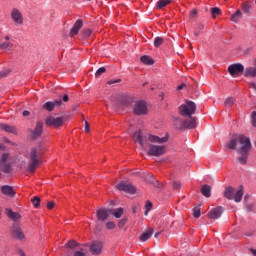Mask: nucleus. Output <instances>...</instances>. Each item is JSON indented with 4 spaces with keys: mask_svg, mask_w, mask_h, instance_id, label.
<instances>
[{
    "mask_svg": "<svg viewBox=\"0 0 256 256\" xmlns=\"http://www.w3.org/2000/svg\"><path fill=\"white\" fill-rule=\"evenodd\" d=\"M169 141V137H159L155 135L149 134L146 142L147 155L150 157H161L167 153V146L163 145V143H167ZM158 143L159 145H156Z\"/></svg>",
    "mask_w": 256,
    "mask_h": 256,
    "instance_id": "1",
    "label": "nucleus"
},
{
    "mask_svg": "<svg viewBox=\"0 0 256 256\" xmlns=\"http://www.w3.org/2000/svg\"><path fill=\"white\" fill-rule=\"evenodd\" d=\"M237 143L241 145L240 149H238V153L241 156L237 158V161L240 165H245L249 157V151H251V140L246 136L240 135L226 143V147L227 149L235 150L237 149Z\"/></svg>",
    "mask_w": 256,
    "mask_h": 256,
    "instance_id": "2",
    "label": "nucleus"
},
{
    "mask_svg": "<svg viewBox=\"0 0 256 256\" xmlns=\"http://www.w3.org/2000/svg\"><path fill=\"white\" fill-rule=\"evenodd\" d=\"M197 109V105L193 101H186V104H182L179 107V113L182 117H188L185 120V129H195L196 122L195 118L191 117V115H195V110Z\"/></svg>",
    "mask_w": 256,
    "mask_h": 256,
    "instance_id": "3",
    "label": "nucleus"
},
{
    "mask_svg": "<svg viewBox=\"0 0 256 256\" xmlns=\"http://www.w3.org/2000/svg\"><path fill=\"white\" fill-rule=\"evenodd\" d=\"M224 197L230 201L234 199L235 203H241V200L243 199V186H241L239 190L227 186L224 190Z\"/></svg>",
    "mask_w": 256,
    "mask_h": 256,
    "instance_id": "4",
    "label": "nucleus"
},
{
    "mask_svg": "<svg viewBox=\"0 0 256 256\" xmlns=\"http://www.w3.org/2000/svg\"><path fill=\"white\" fill-rule=\"evenodd\" d=\"M40 151L41 148H32L30 150V160L27 169L29 173H35V169L39 167V163H41V160L39 159Z\"/></svg>",
    "mask_w": 256,
    "mask_h": 256,
    "instance_id": "5",
    "label": "nucleus"
},
{
    "mask_svg": "<svg viewBox=\"0 0 256 256\" xmlns=\"http://www.w3.org/2000/svg\"><path fill=\"white\" fill-rule=\"evenodd\" d=\"M133 113L138 117L141 115H147L149 113V108L145 100H138L134 103Z\"/></svg>",
    "mask_w": 256,
    "mask_h": 256,
    "instance_id": "6",
    "label": "nucleus"
},
{
    "mask_svg": "<svg viewBox=\"0 0 256 256\" xmlns=\"http://www.w3.org/2000/svg\"><path fill=\"white\" fill-rule=\"evenodd\" d=\"M65 123V118L64 117H54V116H49L45 120V125L47 127H63V124Z\"/></svg>",
    "mask_w": 256,
    "mask_h": 256,
    "instance_id": "7",
    "label": "nucleus"
},
{
    "mask_svg": "<svg viewBox=\"0 0 256 256\" xmlns=\"http://www.w3.org/2000/svg\"><path fill=\"white\" fill-rule=\"evenodd\" d=\"M43 135V120H38L34 130H30V138L35 141Z\"/></svg>",
    "mask_w": 256,
    "mask_h": 256,
    "instance_id": "8",
    "label": "nucleus"
},
{
    "mask_svg": "<svg viewBox=\"0 0 256 256\" xmlns=\"http://www.w3.org/2000/svg\"><path fill=\"white\" fill-rule=\"evenodd\" d=\"M118 191H124L125 193H129L130 195L135 194L137 189L132 184L122 181L116 185Z\"/></svg>",
    "mask_w": 256,
    "mask_h": 256,
    "instance_id": "9",
    "label": "nucleus"
},
{
    "mask_svg": "<svg viewBox=\"0 0 256 256\" xmlns=\"http://www.w3.org/2000/svg\"><path fill=\"white\" fill-rule=\"evenodd\" d=\"M243 71H245V66H243V64H241V63L231 64L228 67V73L232 77L235 76V75H239L240 73H243Z\"/></svg>",
    "mask_w": 256,
    "mask_h": 256,
    "instance_id": "10",
    "label": "nucleus"
},
{
    "mask_svg": "<svg viewBox=\"0 0 256 256\" xmlns=\"http://www.w3.org/2000/svg\"><path fill=\"white\" fill-rule=\"evenodd\" d=\"M111 213H113V209L100 208L97 211L98 221H106V219H109Z\"/></svg>",
    "mask_w": 256,
    "mask_h": 256,
    "instance_id": "11",
    "label": "nucleus"
},
{
    "mask_svg": "<svg viewBox=\"0 0 256 256\" xmlns=\"http://www.w3.org/2000/svg\"><path fill=\"white\" fill-rule=\"evenodd\" d=\"M11 17L15 25H23V14H21V11H19V9L14 8L12 10Z\"/></svg>",
    "mask_w": 256,
    "mask_h": 256,
    "instance_id": "12",
    "label": "nucleus"
},
{
    "mask_svg": "<svg viewBox=\"0 0 256 256\" xmlns=\"http://www.w3.org/2000/svg\"><path fill=\"white\" fill-rule=\"evenodd\" d=\"M83 27V20L78 19L73 27L70 30L69 37H75V35L79 34V31H81V28Z\"/></svg>",
    "mask_w": 256,
    "mask_h": 256,
    "instance_id": "13",
    "label": "nucleus"
},
{
    "mask_svg": "<svg viewBox=\"0 0 256 256\" xmlns=\"http://www.w3.org/2000/svg\"><path fill=\"white\" fill-rule=\"evenodd\" d=\"M133 139H135L136 143H139V145L143 148V149H147V137H145V140L143 138V136H141V130L136 131L133 135Z\"/></svg>",
    "mask_w": 256,
    "mask_h": 256,
    "instance_id": "14",
    "label": "nucleus"
},
{
    "mask_svg": "<svg viewBox=\"0 0 256 256\" xmlns=\"http://www.w3.org/2000/svg\"><path fill=\"white\" fill-rule=\"evenodd\" d=\"M103 249V243L95 241L90 245V252L92 255H101Z\"/></svg>",
    "mask_w": 256,
    "mask_h": 256,
    "instance_id": "15",
    "label": "nucleus"
},
{
    "mask_svg": "<svg viewBox=\"0 0 256 256\" xmlns=\"http://www.w3.org/2000/svg\"><path fill=\"white\" fill-rule=\"evenodd\" d=\"M12 235L15 237V239H19L22 241V239H25V234H23V231L21 230V226L19 224H14L12 227Z\"/></svg>",
    "mask_w": 256,
    "mask_h": 256,
    "instance_id": "16",
    "label": "nucleus"
},
{
    "mask_svg": "<svg viewBox=\"0 0 256 256\" xmlns=\"http://www.w3.org/2000/svg\"><path fill=\"white\" fill-rule=\"evenodd\" d=\"M223 207L219 206L217 208L212 209L209 213H208V217L209 219H219V217H221V215H223Z\"/></svg>",
    "mask_w": 256,
    "mask_h": 256,
    "instance_id": "17",
    "label": "nucleus"
},
{
    "mask_svg": "<svg viewBox=\"0 0 256 256\" xmlns=\"http://www.w3.org/2000/svg\"><path fill=\"white\" fill-rule=\"evenodd\" d=\"M1 193L6 195V197H15V189H13V186L3 185L1 187Z\"/></svg>",
    "mask_w": 256,
    "mask_h": 256,
    "instance_id": "18",
    "label": "nucleus"
},
{
    "mask_svg": "<svg viewBox=\"0 0 256 256\" xmlns=\"http://www.w3.org/2000/svg\"><path fill=\"white\" fill-rule=\"evenodd\" d=\"M0 131H5L6 133H11L12 135H17V128L8 124H0Z\"/></svg>",
    "mask_w": 256,
    "mask_h": 256,
    "instance_id": "19",
    "label": "nucleus"
},
{
    "mask_svg": "<svg viewBox=\"0 0 256 256\" xmlns=\"http://www.w3.org/2000/svg\"><path fill=\"white\" fill-rule=\"evenodd\" d=\"M120 105H122V107H131V105H133V97L123 96L120 100Z\"/></svg>",
    "mask_w": 256,
    "mask_h": 256,
    "instance_id": "20",
    "label": "nucleus"
},
{
    "mask_svg": "<svg viewBox=\"0 0 256 256\" xmlns=\"http://www.w3.org/2000/svg\"><path fill=\"white\" fill-rule=\"evenodd\" d=\"M6 215L12 221H19V219H21V214L17 212H13V210L11 209H6Z\"/></svg>",
    "mask_w": 256,
    "mask_h": 256,
    "instance_id": "21",
    "label": "nucleus"
},
{
    "mask_svg": "<svg viewBox=\"0 0 256 256\" xmlns=\"http://www.w3.org/2000/svg\"><path fill=\"white\" fill-rule=\"evenodd\" d=\"M173 125L176 129L183 130L185 129V120L183 121L181 118H174Z\"/></svg>",
    "mask_w": 256,
    "mask_h": 256,
    "instance_id": "22",
    "label": "nucleus"
},
{
    "mask_svg": "<svg viewBox=\"0 0 256 256\" xmlns=\"http://www.w3.org/2000/svg\"><path fill=\"white\" fill-rule=\"evenodd\" d=\"M247 199H249V194H246L244 196L245 207L248 213H253V211H255V204L247 203Z\"/></svg>",
    "mask_w": 256,
    "mask_h": 256,
    "instance_id": "23",
    "label": "nucleus"
},
{
    "mask_svg": "<svg viewBox=\"0 0 256 256\" xmlns=\"http://www.w3.org/2000/svg\"><path fill=\"white\" fill-rule=\"evenodd\" d=\"M244 77H256V67H247L244 71Z\"/></svg>",
    "mask_w": 256,
    "mask_h": 256,
    "instance_id": "24",
    "label": "nucleus"
},
{
    "mask_svg": "<svg viewBox=\"0 0 256 256\" xmlns=\"http://www.w3.org/2000/svg\"><path fill=\"white\" fill-rule=\"evenodd\" d=\"M201 193L204 197H207V198L211 197V186L207 184L203 185L201 188Z\"/></svg>",
    "mask_w": 256,
    "mask_h": 256,
    "instance_id": "25",
    "label": "nucleus"
},
{
    "mask_svg": "<svg viewBox=\"0 0 256 256\" xmlns=\"http://www.w3.org/2000/svg\"><path fill=\"white\" fill-rule=\"evenodd\" d=\"M241 17H243V13H241V10H237V11L231 16V21H233V23H239Z\"/></svg>",
    "mask_w": 256,
    "mask_h": 256,
    "instance_id": "26",
    "label": "nucleus"
},
{
    "mask_svg": "<svg viewBox=\"0 0 256 256\" xmlns=\"http://www.w3.org/2000/svg\"><path fill=\"white\" fill-rule=\"evenodd\" d=\"M93 33V31L89 28H84L80 34V37L82 39H89V37H91V34Z\"/></svg>",
    "mask_w": 256,
    "mask_h": 256,
    "instance_id": "27",
    "label": "nucleus"
},
{
    "mask_svg": "<svg viewBox=\"0 0 256 256\" xmlns=\"http://www.w3.org/2000/svg\"><path fill=\"white\" fill-rule=\"evenodd\" d=\"M111 215H114L116 219H121L123 216V208L112 209Z\"/></svg>",
    "mask_w": 256,
    "mask_h": 256,
    "instance_id": "28",
    "label": "nucleus"
},
{
    "mask_svg": "<svg viewBox=\"0 0 256 256\" xmlns=\"http://www.w3.org/2000/svg\"><path fill=\"white\" fill-rule=\"evenodd\" d=\"M151 235H153V230H148L146 232H144L141 236H140V241H149V239H151Z\"/></svg>",
    "mask_w": 256,
    "mask_h": 256,
    "instance_id": "29",
    "label": "nucleus"
},
{
    "mask_svg": "<svg viewBox=\"0 0 256 256\" xmlns=\"http://www.w3.org/2000/svg\"><path fill=\"white\" fill-rule=\"evenodd\" d=\"M171 4V0H159L156 3V9H163L164 7H167V5Z\"/></svg>",
    "mask_w": 256,
    "mask_h": 256,
    "instance_id": "30",
    "label": "nucleus"
},
{
    "mask_svg": "<svg viewBox=\"0 0 256 256\" xmlns=\"http://www.w3.org/2000/svg\"><path fill=\"white\" fill-rule=\"evenodd\" d=\"M140 61L144 63V65H153L155 63V61L149 56H142Z\"/></svg>",
    "mask_w": 256,
    "mask_h": 256,
    "instance_id": "31",
    "label": "nucleus"
},
{
    "mask_svg": "<svg viewBox=\"0 0 256 256\" xmlns=\"http://www.w3.org/2000/svg\"><path fill=\"white\" fill-rule=\"evenodd\" d=\"M31 202L33 204V207H35V209H39V207H41V198H39V196H34L31 199Z\"/></svg>",
    "mask_w": 256,
    "mask_h": 256,
    "instance_id": "32",
    "label": "nucleus"
},
{
    "mask_svg": "<svg viewBox=\"0 0 256 256\" xmlns=\"http://www.w3.org/2000/svg\"><path fill=\"white\" fill-rule=\"evenodd\" d=\"M242 11L243 13H246V15H249V13H251V2H245L242 4Z\"/></svg>",
    "mask_w": 256,
    "mask_h": 256,
    "instance_id": "33",
    "label": "nucleus"
},
{
    "mask_svg": "<svg viewBox=\"0 0 256 256\" xmlns=\"http://www.w3.org/2000/svg\"><path fill=\"white\" fill-rule=\"evenodd\" d=\"M42 107H43V109H46V111L51 112V111H53V109H55V104H53V102H51V101H48L45 104H43Z\"/></svg>",
    "mask_w": 256,
    "mask_h": 256,
    "instance_id": "34",
    "label": "nucleus"
},
{
    "mask_svg": "<svg viewBox=\"0 0 256 256\" xmlns=\"http://www.w3.org/2000/svg\"><path fill=\"white\" fill-rule=\"evenodd\" d=\"M79 243H77V241L75 240H70L68 241L64 247H66L67 249H75V247H78Z\"/></svg>",
    "mask_w": 256,
    "mask_h": 256,
    "instance_id": "35",
    "label": "nucleus"
},
{
    "mask_svg": "<svg viewBox=\"0 0 256 256\" xmlns=\"http://www.w3.org/2000/svg\"><path fill=\"white\" fill-rule=\"evenodd\" d=\"M9 47H13L11 42H0V49H2V51H6V49H9Z\"/></svg>",
    "mask_w": 256,
    "mask_h": 256,
    "instance_id": "36",
    "label": "nucleus"
},
{
    "mask_svg": "<svg viewBox=\"0 0 256 256\" xmlns=\"http://www.w3.org/2000/svg\"><path fill=\"white\" fill-rule=\"evenodd\" d=\"M151 209H153V203H151V201H147L146 205H145V212L144 215L147 217V215H149V211H151Z\"/></svg>",
    "mask_w": 256,
    "mask_h": 256,
    "instance_id": "37",
    "label": "nucleus"
},
{
    "mask_svg": "<svg viewBox=\"0 0 256 256\" xmlns=\"http://www.w3.org/2000/svg\"><path fill=\"white\" fill-rule=\"evenodd\" d=\"M163 37H160V36H158V37H156L155 39H154V47H161V45H163Z\"/></svg>",
    "mask_w": 256,
    "mask_h": 256,
    "instance_id": "38",
    "label": "nucleus"
},
{
    "mask_svg": "<svg viewBox=\"0 0 256 256\" xmlns=\"http://www.w3.org/2000/svg\"><path fill=\"white\" fill-rule=\"evenodd\" d=\"M211 15L213 19H215L217 15H221V9H219L218 7L211 8Z\"/></svg>",
    "mask_w": 256,
    "mask_h": 256,
    "instance_id": "39",
    "label": "nucleus"
},
{
    "mask_svg": "<svg viewBox=\"0 0 256 256\" xmlns=\"http://www.w3.org/2000/svg\"><path fill=\"white\" fill-rule=\"evenodd\" d=\"M193 217H195V219H199L201 217V208H193Z\"/></svg>",
    "mask_w": 256,
    "mask_h": 256,
    "instance_id": "40",
    "label": "nucleus"
},
{
    "mask_svg": "<svg viewBox=\"0 0 256 256\" xmlns=\"http://www.w3.org/2000/svg\"><path fill=\"white\" fill-rule=\"evenodd\" d=\"M235 103V100L233 97H229L225 100L224 105L225 107H233V104Z\"/></svg>",
    "mask_w": 256,
    "mask_h": 256,
    "instance_id": "41",
    "label": "nucleus"
},
{
    "mask_svg": "<svg viewBox=\"0 0 256 256\" xmlns=\"http://www.w3.org/2000/svg\"><path fill=\"white\" fill-rule=\"evenodd\" d=\"M107 71V69L105 67H100L96 73H95V77H101V75H103V73H105Z\"/></svg>",
    "mask_w": 256,
    "mask_h": 256,
    "instance_id": "42",
    "label": "nucleus"
},
{
    "mask_svg": "<svg viewBox=\"0 0 256 256\" xmlns=\"http://www.w3.org/2000/svg\"><path fill=\"white\" fill-rule=\"evenodd\" d=\"M4 173H11V164H4L1 168Z\"/></svg>",
    "mask_w": 256,
    "mask_h": 256,
    "instance_id": "43",
    "label": "nucleus"
},
{
    "mask_svg": "<svg viewBox=\"0 0 256 256\" xmlns=\"http://www.w3.org/2000/svg\"><path fill=\"white\" fill-rule=\"evenodd\" d=\"M9 73H11V70L0 71V79H3L4 77H7V75H9Z\"/></svg>",
    "mask_w": 256,
    "mask_h": 256,
    "instance_id": "44",
    "label": "nucleus"
},
{
    "mask_svg": "<svg viewBox=\"0 0 256 256\" xmlns=\"http://www.w3.org/2000/svg\"><path fill=\"white\" fill-rule=\"evenodd\" d=\"M106 229H110V230H113L115 229V223L114 222H107L106 223Z\"/></svg>",
    "mask_w": 256,
    "mask_h": 256,
    "instance_id": "45",
    "label": "nucleus"
},
{
    "mask_svg": "<svg viewBox=\"0 0 256 256\" xmlns=\"http://www.w3.org/2000/svg\"><path fill=\"white\" fill-rule=\"evenodd\" d=\"M251 119H252L253 127H256V112L255 111L252 112Z\"/></svg>",
    "mask_w": 256,
    "mask_h": 256,
    "instance_id": "46",
    "label": "nucleus"
},
{
    "mask_svg": "<svg viewBox=\"0 0 256 256\" xmlns=\"http://www.w3.org/2000/svg\"><path fill=\"white\" fill-rule=\"evenodd\" d=\"M127 223V218H123L122 220L119 221L118 227H123Z\"/></svg>",
    "mask_w": 256,
    "mask_h": 256,
    "instance_id": "47",
    "label": "nucleus"
},
{
    "mask_svg": "<svg viewBox=\"0 0 256 256\" xmlns=\"http://www.w3.org/2000/svg\"><path fill=\"white\" fill-rule=\"evenodd\" d=\"M53 207H55V202L50 201L47 203V209H53Z\"/></svg>",
    "mask_w": 256,
    "mask_h": 256,
    "instance_id": "48",
    "label": "nucleus"
},
{
    "mask_svg": "<svg viewBox=\"0 0 256 256\" xmlns=\"http://www.w3.org/2000/svg\"><path fill=\"white\" fill-rule=\"evenodd\" d=\"M53 104H54V107H61L62 102H61V100H56L53 102Z\"/></svg>",
    "mask_w": 256,
    "mask_h": 256,
    "instance_id": "49",
    "label": "nucleus"
},
{
    "mask_svg": "<svg viewBox=\"0 0 256 256\" xmlns=\"http://www.w3.org/2000/svg\"><path fill=\"white\" fill-rule=\"evenodd\" d=\"M8 158H9V155H8V154H3V155H2V158H1L2 163H5Z\"/></svg>",
    "mask_w": 256,
    "mask_h": 256,
    "instance_id": "50",
    "label": "nucleus"
},
{
    "mask_svg": "<svg viewBox=\"0 0 256 256\" xmlns=\"http://www.w3.org/2000/svg\"><path fill=\"white\" fill-rule=\"evenodd\" d=\"M173 187L174 189H181V184L179 182H174Z\"/></svg>",
    "mask_w": 256,
    "mask_h": 256,
    "instance_id": "51",
    "label": "nucleus"
},
{
    "mask_svg": "<svg viewBox=\"0 0 256 256\" xmlns=\"http://www.w3.org/2000/svg\"><path fill=\"white\" fill-rule=\"evenodd\" d=\"M74 256H85V253L82 251H76L74 252Z\"/></svg>",
    "mask_w": 256,
    "mask_h": 256,
    "instance_id": "52",
    "label": "nucleus"
},
{
    "mask_svg": "<svg viewBox=\"0 0 256 256\" xmlns=\"http://www.w3.org/2000/svg\"><path fill=\"white\" fill-rule=\"evenodd\" d=\"M85 131L86 133H89V122H87V120H85Z\"/></svg>",
    "mask_w": 256,
    "mask_h": 256,
    "instance_id": "53",
    "label": "nucleus"
},
{
    "mask_svg": "<svg viewBox=\"0 0 256 256\" xmlns=\"http://www.w3.org/2000/svg\"><path fill=\"white\" fill-rule=\"evenodd\" d=\"M249 252L251 253L252 256H256V249L255 248H250Z\"/></svg>",
    "mask_w": 256,
    "mask_h": 256,
    "instance_id": "54",
    "label": "nucleus"
},
{
    "mask_svg": "<svg viewBox=\"0 0 256 256\" xmlns=\"http://www.w3.org/2000/svg\"><path fill=\"white\" fill-rule=\"evenodd\" d=\"M62 100L64 101V103H67V101H69V96L67 94H65L63 97H62Z\"/></svg>",
    "mask_w": 256,
    "mask_h": 256,
    "instance_id": "55",
    "label": "nucleus"
},
{
    "mask_svg": "<svg viewBox=\"0 0 256 256\" xmlns=\"http://www.w3.org/2000/svg\"><path fill=\"white\" fill-rule=\"evenodd\" d=\"M23 117H29L30 115V112L27 111V110H24L23 113H22Z\"/></svg>",
    "mask_w": 256,
    "mask_h": 256,
    "instance_id": "56",
    "label": "nucleus"
},
{
    "mask_svg": "<svg viewBox=\"0 0 256 256\" xmlns=\"http://www.w3.org/2000/svg\"><path fill=\"white\" fill-rule=\"evenodd\" d=\"M119 81H121V80H115V81L109 80L108 85H113V83H119Z\"/></svg>",
    "mask_w": 256,
    "mask_h": 256,
    "instance_id": "57",
    "label": "nucleus"
},
{
    "mask_svg": "<svg viewBox=\"0 0 256 256\" xmlns=\"http://www.w3.org/2000/svg\"><path fill=\"white\" fill-rule=\"evenodd\" d=\"M198 29H199L200 31H203V29H205V25L199 24V25H198Z\"/></svg>",
    "mask_w": 256,
    "mask_h": 256,
    "instance_id": "58",
    "label": "nucleus"
},
{
    "mask_svg": "<svg viewBox=\"0 0 256 256\" xmlns=\"http://www.w3.org/2000/svg\"><path fill=\"white\" fill-rule=\"evenodd\" d=\"M185 87V84H180L178 87H177V90L178 91H181V89H183Z\"/></svg>",
    "mask_w": 256,
    "mask_h": 256,
    "instance_id": "59",
    "label": "nucleus"
},
{
    "mask_svg": "<svg viewBox=\"0 0 256 256\" xmlns=\"http://www.w3.org/2000/svg\"><path fill=\"white\" fill-rule=\"evenodd\" d=\"M150 182L155 183V177L152 174H150Z\"/></svg>",
    "mask_w": 256,
    "mask_h": 256,
    "instance_id": "60",
    "label": "nucleus"
},
{
    "mask_svg": "<svg viewBox=\"0 0 256 256\" xmlns=\"http://www.w3.org/2000/svg\"><path fill=\"white\" fill-rule=\"evenodd\" d=\"M195 15H197V10H192L191 11V17H195Z\"/></svg>",
    "mask_w": 256,
    "mask_h": 256,
    "instance_id": "61",
    "label": "nucleus"
},
{
    "mask_svg": "<svg viewBox=\"0 0 256 256\" xmlns=\"http://www.w3.org/2000/svg\"><path fill=\"white\" fill-rule=\"evenodd\" d=\"M159 97H161V99L163 100V98L165 97L164 93L159 94Z\"/></svg>",
    "mask_w": 256,
    "mask_h": 256,
    "instance_id": "62",
    "label": "nucleus"
},
{
    "mask_svg": "<svg viewBox=\"0 0 256 256\" xmlns=\"http://www.w3.org/2000/svg\"><path fill=\"white\" fill-rule=\"evenodd\" d=\"M20 255H21V256H25V252L20 251Z\"/></svg>",
    "mask_w": 256,
    "mask_h": 256,
    "instance_id": "63",
    "label": "nucleus"
},
{
    "mask_svg": "<svg viewBox=\"0 0 256 256\" xmlns=\"http://www.w3.org/2000/svg\"><path fill=\"white\" fill-rule=\"evenodd\" d=\"M253 63H254V66L256 68V58L254 59Z\"/></svg>",
    "mask_w": 256,
    "mask_h": 256,
    "instance_id": "64",
    "label": "nucleus"
}]
</instances>
